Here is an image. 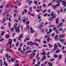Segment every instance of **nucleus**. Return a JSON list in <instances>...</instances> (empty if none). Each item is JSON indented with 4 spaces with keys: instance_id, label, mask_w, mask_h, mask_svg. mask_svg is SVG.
I'll use <instances>...</instances> for the list:
<instances>
[{
    "instance_id": "f257e3e1",
    "label": "nucleus",
    "mask_w": 66,
    "mask_h": 66,
    "mask_svg": "<svg viewBox=\"0 0 66 66\" xmlns=\"http://www.w3.org/2000/svg\"><path fill=\"white\" fill-rule=\"evenodd\" d=\"M27 45H28V46L29 45L33 46V45H35L36 46H38V44L35 42H34V43H33L32 42H28L27 43Z\"/></svg>"
},
{
    "instance_id": "f03ea898",
    "label": "nucleus",
    "mask_w": 66,
    "mask_h": 66,
    "mask_svg": "<svg viewBox=\"0 0 66 66\" xmlns=\"http://www.w3.org/2000/svg\"><path fill=\"white\" fill-rule=\"evenodd\" d=\"M10 40V41L9 42V44L10 45V48H12V40H11V39H9L8 41H9Z\"/></svg>"
},
{
    "instance_id": "7ed1b4c3",
    "label": "nucleus",
    "mask_w": 66,
    "mask_h": 66,
    "mask_svg": "<svg viewBox=\"0 0 66 66\" xmlns=\"http://www.w3.org/2000/svg\"><path fill=\"white\" fill-rule=\"evenodd\" d=\"M30 31H30L31 33H34L35 32V31L33 29H32V27H30Z\"/></svg>"
},
{
    "instance_id": "20e7f679",
    "label": "nucleus",
    "mask_w": 66,
    "mask_h": 66,
    "mask_svg": "<svg viewBox=\"0 0 66 66\" xmlns=\"http://www.w3.org/2000/svg\"><path fill=\"white\" fill-rule=\"evenodd\" d=\"M22 38V35H20V37H18V39L19 40H21V38Z\"/></svg>"
},
{
    "instance_id": "39448f33",
    "label": "nucleus",
    "mask_w": 66,
    "mask_h": 66,
    "mask_svg": "<svg viewBox=\"0 0 66 66\" xmlns=\"http://www.w3.org/2000/svg\"><path fill=\"white\" fill-rule=\"evenodd\" d=\"M42 50L43 51V52H44V53H41V55H45L46 54V52L44 51V49H43Z\"/></svg>"
},
{
    "instance_id": "423d86ee",
    "label": "nucleus",
    "mask_w": 66,
    "mask_h": 66,
    "mask_svg": "<svg viewBox=\"0 0 66 66\" xmlns=\"http://www.w3.org/2000/svg\"><path fill=\"white\" fill-rule=\"evenodd\" d=\"M62 3H63V5L64 6H66V2H65V1H62Z\"/></svg>"
},
{
    "instance_id": "0eeeda50",
    "label": "nucleus",
    "mask_w": 66,
    "mask_h": 66,
    "mask_svg": "<svg viewBox=\"0 0 66 66\" xmlns=\"http://www.w3.org/2000/svg\"><path fill=\"white\" fill-rule=\"evenodd\" d=\"M16 32L18 33H19L20 32V29L18 28L16 30Z\"/></svg>"
},
{
    "instance_id": "6e6552de",
    "label": "nucleus",
    "mask_w": 66,
    "mask_h": 66,
    "mask_svg": "<svg viewBox=\"0 0 66 66\" xmlns=\"http://www.w3.org/2000/svg\"><path fill=\"white\" fill-rule=\"evenodd\" d=\"M54 48H56V49H57V44H54Z\"/></svg>"
},
{
    "instance_id": "1a4fd4ad",
    "label": "nucleus",
    "mask_w": 66,
    "mask_h": 66,
    "mask_svg": "<svg viewBox=\"0 0 66 66\" xmlns=\"http://www.w3.org/2000/svg\"><path fill=\"white\" fill-rule=\"evenodd\" d=\"M59 18H57L56 19V24H57V23H58V22H59Z\"/></svg>"
},
{
    "instance_id": "9d476101",
    "label": "nucleus",
    "mask_w": 66,
    "mask_h": 66,
    "mask_svg": "<svg viewBox=\"0 0 66 66\" xmlns=\"http://www.w3.org/2000/svg\"><path fill=\"white\" fill-rule=\"evenodd\" d=\"M48 64L49 66H52L53 64L52 63H51L50 62H48Z\"/></svg>"
},
{
    "instance_id": "9b49d317",
    "label": "nucleus",
    "mask_w": 66,
    "mask_h": 66,
    "mask_svg": "<svg viewBox=\"0 0 66 66\" xmlns=\"http://www.w3.org/2000/svg\"><path fill=\"white\" fill-rule=\"evenodd\" d=\"M14 31V27H13L11 29V32H13Z\"/></svg>"
},
{
    "instance_id": "f8f14e48",
    "label": "nucleus",
    "mask_w": 66,
    "mask_h": 66,
    "mask_svg": "<svg viewBox=\"0 0 66 66\" xmlns=\"http://www.w3.org/2000/svg\"><path fill=\"white\" fill-rule=\"evenodd\" d=\"M60 37H62V38H64V37H65V36L64 35H59Z\"/></svg>"
},
{
    "instance_id": "ddd939ff",
    "label": "nucleus",
    "mask_w": 66,
    "mask_h": 66,
    "mask_svg": "<svg viewBox=\"0 0 66 66\" xmlns=\"http://www.w3.org/2000/svg\"><path fill=\"white\" fill-rule=\"evenodd\" d=\"M35 42H37L38 41L39 43H40V40L38 39H35Z\"/></svg>"
},
{
    "instance_id": "4468645a",
    "label": "nucleus",
    "mask_w": 66,
    "mask_h": 66,
    "mask_svg": "<svg viewBox=\"0 0 66 66\" xmlns=\"http://www.w3.org/2000/svg\"><path fill=\"white\" fill-rule=\"evenodd\" d=\"M58 46H59V47H62V45H60V43H58Z\"/></svg>"
},
{
    "instance_id": "2eb2a0df",
    "label": "nucleus",
    "mask_w": 66,
    "mask_h": 66,
    "mask_svg": "<svg viewBox=\"0 0 66 66\" xmlns=\"http://www.w3.org/2000/svg\"><path fill=\"white\" fill-rule=\"evenodd\" d=\"M5 37L6 38H9V37H10V36H9V35H5Z\"/></svg>"
},
{
    "instance_id": "dca6fc26",
    "label": "nucleus",
    "mask_w": 66,
    "mask_h": 66,
    "mask_svg": "<svg viewBox=\"0 0 66 66\" xmlns=\"http://www.w3.org/2000/svg\"><path fill=\"white\" fill-rule=\"evenodd\" d=\"M51 40V39L49 38H48L47 39V42H49V41Z\"/></svg>"
},
{
    "instance_id": "f3484780",
    "label": "nucleus",
    "mask_w": 66,
    "mask_h": 66,
    "mask_svg": "<svg viewBox=\"0 0 66 66\" xmlns=\"http://www.w3.org/2000/svg\"><path fill=\"white\" fill-rule=\"evenodd\" d=\"M31 51H28V52L26 51L25 52V53H29L30 52H31Z\"/></svg>"
},
{
    "instance_id": "a211bd4d",
    "label": "nucleus",
    "mask_w": 66,
    "mask_h": 66,
    "mask_svg": "<svg viewBox=\"0 0 66 66\" xmlns=\"http://www.w3.org/2000/svg\"><path fill=\"white\" fill-rule=\"evenodd\" d=\"M62 55H59V60H60V59H61L62 58Z\"/></svg>"
},
{
    "instance_id": "6ab92c4d",
    "label": "nucleus",
    "mask_w": 66,
    "mask_h": 66,
    "mask_svg": "<svg viewBox=\"0 0 66 66\" xmlns=\"http://www.w3.org/2000/svg\"><path fill=\"white\" fill-rule=\"evenodd\" d=\"M4 33H5V32H2L1 34V36H3V35H4Z\"/></svg>"
},
{
    "instance_id": "aec40b11",
    "label": "nucleus",
    "mask_w": 66,
    "mask_h": 66,
    "mask_svg": "<svg viewBox=\"0 0 66 66\" xmlns=\"http://www.w3.org/2000/svg\"><path fill=\"white\" fill-rule=\"evenodd\" d=\"M58 38V36L56 35L55 37V39L56 40Z\"/></svg>"
},
{
    "instance_id": "412c9836",
    "label": "nucleus",
    "mask_w": 66,
    "mask_h": 66,
    "mask_svg": "<svg viewBox=\"0 0 66 66\" xmlns=\"http://www.w3.org/2000/svg\"><path fill=\"white\" fill-rule=\"evenodd\" d=\"M55 60V59H52L50 60V62H53V61H54Z\"/></svg>"
},
{
    "instance_id": "4be33fe9",
    "label": "nucleus",
    "mask_w": 66,
    "mask_h": 66,
    "mask_svg": "<svg viewBox=\"0 0 66 66\" xmlns=\"http://www.w3.org/2000/svg\"><path fill=\"white\" fill-rule=\"evenodd\" d=\"M3 6H4V5H2L1 6L0 8L1 9H3Z\"/></svg>"
},
{
    "instance_id": "5701e85b",
    "label": "nucleus",
    "mask_w": 66,
    "mask_h": 66,
    "mask_svg": "<svg viewBox=\"0 0 66 66\" xmlns=\"http://www.w3.org/2000/svg\"><path fill=\"white\" fill-rule=\"evenodd\" d=\"M23 22H25L26 21V18H25V17H24L23 18Z\"/></svg>"
},
{
    "instance_id": "b1692460",
    "label": "nucleus",
    "mask_w": 66,
    "mask_h": 66,
    "mask_svg": "<svg viewBox=\"0 0 66 66\" xmlns=\"http://www.w3.org/2000/svg\"><path fill=\"white\" fill-rule=\"evenodd\" d=\"M37 64L39 66H40V65H40V62L39 61H38Z\"/></svg>"
},
{
    "instance_id": "393cba45",
    "label": "nucleus",
    "mask_w": 66,
    "mask_h": 66,
    "mask_svg": "<svg viewBox=\"0 0 66 66\" xmlns=\"http://www.w3.org/2000/svg\"><path fill=\"white\" fill-rule=\"evenodd\" d=\"M30 28L29 25H28L27 26V30H29V28Z\"/></svg>"
},
{
    "instance_id": "a878e982",
    "label": "nucleus",
    "mask_w": 66,
    "mask_h": 66,
    "mask_svg": "<svg viewBox=\"0 0 66 66\" xmlns=\"http://www.w3.org/2000/svg\"><path fill=\"white\" fill-rule=\"evenodd\" d=\"M24 13H26L28 12V10L26 9H24Z\"/></svg>"
},
{
    "instance_id": "bb28decb",
    "label": "nucleus",
    "mask_w": 66,
    "mask_h": 66,
    "mask_svg": "<svg viewBox=\"0 0 66 66\" xmlns=\"http://www.w3.org/2000/svg\"><path fill=\"white\" fill-rule=\"evenodd\" d=\"M53 8H54V9H55L56 8V6H54L52 7Z\"/></svg>"
},
{
    "instance_id": "cd10ccee",
    "label": "nucleus",
    "mask_w": 66,
    "mask_h": 66,
    "mask_svg": "<svg viewBox=\"0 0 66 66\" xmlns=\"http://www.w3.org/2000/svg\"><path fill=\"white\" fill-rule=\"evenodd\" d=\"M39 27L40 28H42V27H43V26L42 25V24H40L39 26Z\"/></svg>"
},
{
    "instance_id": "c85d7f7f",
    "label": "nucleus",
    "mask_w": 66,
    "mask_h": 66,
    "mask_svg": "<svg viewBox=\"0 0 66 66\" xmlns=\"http://www.w3.org/2000/svg\"><path fill=\"white\" fill-rule=\"evenodd\" d=\"M53 12H52L51 13V16H54V14H53Z\"/></svg>"
},
{
    "instance_id": "c756f323",
    "label": "nucleus",
    "mask_w": 66,
    "mask_h": 66,
    "mask_svg": "<svg viewBox=\"0 0 66 66\" xmlns=\"http://www.w3.org/2000/svg\"><path fill=\"white\" fill-rule=\"evenodd\" d=\"M14 27L15 28V29H17V26L15 25L14 26Z\"/></svg>"
},
{
    "instance_id": "7c9ffc66",
    "label": "nucleus",
    "mask_w": 66,
    "mask_h": 66,
    "mask_svg": "<svg viewBox=\"0 0 66 66\" xmlns=\"http://www.w3.org/2000/svg\"><path fill=\"white\" fill-rule=\"evenodd\" d=\"M48 46L50 47H52L53 46H52V45H51V44H49Z\"/></svg>"
},
{
    "instance_id": "2f4dec72",
    "label": "nucleus",
    "mask_w": 66,
    "mask_h": 66,
    "mask_svg": "<svg viewBox=\"0 0 66 66\" xmlns=\"http://www.w3.org/2000/svg\"><path fill=\"white\" fill-rule=\"evenodd\" d=\"M63 29L62 28H60L59 29V30L60 31H63Z\"/></svg>"
},
{
    "instance_id": "473e14b6",
    "label": "nucleus",
    "mask_w": 66,
    "mask_h": 66,
    "mask_svg": "<svg viewBox=\"0 0 66 66\" xmlns=\"http://www.w3.org/2000/svg\"><path fill=\"white\" fill-rule=\"evenodd\" d=\"M60 52V50H57L56 51V53H58V52Z\"/></svg>"
},
{
    "instance_id": "72a5a7b5",
    "label": "nucleus",
    "mask_w": 66,
    "mask_h": 66,
    "mask_svg": "<svg viewBox=\"0 0 66 66\" xmlns=\"http://www.w3.org/2000/svg\"><path fill=\"white\" fill-rule=\"evenodd\" d=\"M8 56H9V54L7 53L5 55V57H8Z\"/></svg>"
},
{
    "instance_id": "f704fd0d",
    "label": "nucleus",
    "mask_w": 66,
    "mask_h": 66,
    "mask_svg": "<svg viewBox=\"0 0 66 66\" xmlns=\"http://www.w3.org/2000/svg\"><path fill=\"white\" fill-rule=\"evenodd\" d=\"M56 6H60V4H56Z\"/></svg>"
},
{
    "instance_id": "c9c22d12",
    "label": "nucleus",
    "mask_w": 66,
    "mask_h": 66,
    "mask_svg": "<svg viewBox=\"0 0 66 66\" xmlns=\"http://www.w3.org/2000/svg\"><path fill=\"white\" fill-rule=\"evenodd\" d=\"M54 27V25H51L50 26V28H52V27Z\"/></svg>"
},
{
    "instance_id": "e433bc0d",
    "label": "nucleus",
    "mask_w": 66,
    "mask_h": 66,
    "mask_svg": "<svg viewBox=\"0 0 66 66\" xmlns=\"http://www.w3.org/2000/svg\"><path fill=\"white\" fill-rule=\"evenodd\" d=\"M19 44V43L18 42V43H16V47H17V46H18V44Z\"/></svg>"
},
{
    "instance_id": "4c0bfd02",
    "label": "nucleus",
    "mask_w": 66,
    "mask_h": 66,
    "mask_svg": "<svg viewBox=\"0 0 66 66\" xmlns=\"http://www.w3.org/2000/svg\"><path fill=\"white\" fill-rule=\"evenodd\" d=\"M11 61L12 62L14 61V60H13V58H11Z\"/></svg>"
},
{
    "instance_id": "58836bf2",
    "label": "nucleus",
    "mask_w": 66,
    "mask_h": 66,
    "mask_svg": "<svg viewBox=\"0 0 66 66\" xmlns=\"http://www.w3.org/2000/svg\"><path fill=\"white\" fill-rule=\"evenodd\" d=\"M46 57L45 56H43V60H46Z\"/></svg>"
},
{
    "instance_id": "ea45409f",
    "label": "nucleus",
    "mask_w": 66,
    "mask_h": 66,
    "mask_svg": "<svg viewBox=\"0 0 66 66\" xmlns=\"http://www.w3.org/2000/svg\"><path fill=\"white\" fill-rule=\"evenodd\" d=\"M34 3L35 4H37V1H35L34 2Z\"/></svg>"
},
{
    "instance_id": "a19ab883",
    "label": "nucleus",
    "mask_w": 66,
    "mask_h": 66,
    "mask_svg": "<svg viewBox=\"0 0 66 66\" xmlns=\"http://www.w3.org/2000/svg\"><path fill=\"white\" fill-rule=\"evenodd\" d=\"M13 41L14 42H16L17 41V40L15 38H14L13 39Z\"/></svg>"
},
{
    "instance_id": "79ce46f5",
    "label": "nucleus",
    "mask_w": 66,
    "mask_h": 66,
    "mask_svg": "<svg viewBox=\"0 0 66 66\" xmlns=\"http://www.w3.org/2000/svg\"><path fill=\"white\" fill-rule=\"evenodd\" d=\"M3 40H4V39H2L0 40V42H2Z\"/></svg>"
},
{
    "instance_id": "37998d69",
    "label": "nucleus",
    "mask_w": 66,
    "mask_h": 66,
    "mask_svg": "<svg viewBox=\"0 0 66 66\" xmlns=\"http://www.w3.org/2000/svg\"><path fill=\"white\" fill-rule=\"evenodd\" d=\"M49 36L47 35H46L45 36V38H47V37H49Z\"/></svg>"
},
{
    "instance_id": "c03bdc74",
    "label": "nucleus",
    "mask_w": 66,
    "mask_h": 66,
    "mask_svg": "<svg viewBox=\"0 0 66 66\" xmlns=\"http://www.w3.org/2000/svg\"><path fill=\"white\" fill-rule=\"evenodd\" d=\"M63 24V23H61L59 24V26H62Z\"/></svg>"
},
{
    "instance_id": "a18cd8bd",
    "label": "nucleus",
    "mask_w": 66,
    "mask_h": 66,
    "mask_svg": "<svg viewBox=\"0 0 66 66\" xmlns=\"http://www.w3.org/2000/svg\"><path fill=\"white\" fill-rule=\"evenodd\" d=\"M26 39L27 40H29L30 39L29 38H26Z\"/></svg>"
},
{
    "instance_id": "49530a36",
    "label": "nucleus",
    "mask_w": 66,
    "mask_h": 66,
    "mask_svg": "<svg viewBox=\"0 0 66 66\" xmlns=\"http://www.w3.org/2000/svg\"><path fill=\"white\" fill-rule=\"evenodd\" d=\"M52 29H50L49 30V32H50L51 33V32H52Z\"/></svg>"
},
{
    "instance_id": "de8ad7c7",
    "label": "nucleus",
    "mask_w": 66,
    "mask_h": 66,
    "mask_svg": "<svg viewBox=\"0 0 66 66\" xmlns=\"http://www.w3.org/2000/svg\"><path fill=\"white\" fill-rule=\"evenodd\" d=\"M0 66H2V62H0Z\"/></svg>"
},
{
    "instance_id": "09e8293b",
    "label": "nucleus",
    "mask_w": 66,
    "mask_h": 66,
    "mask_svg": "<svg viewBox=\"0 0 66 66\" xmlns=\"http://www.w3.org/2000/svg\"><path fill=\"white\" fill-rule=\"evenodd\" d=\"M36 12H38V13H39V12H40V10L38 9L36 10Z\"/></svg>"
},
{
    "instance_id": "8fccbe9b",
    "label": "nucleus",
    "mask_w": 66,
    "mask_h": 66,
    "mask_svg": "<svg viewBox=\"0 0 66 66\" xmlns=\"http://www.w3.org/2000/svg\"><path fill=\"white\" fill-rule=\"evenodd\" d=\"M30 15L33 16V17H34V14H30Z\"/></svg>"
},
{
    "instance_id": "3c124183",
    "label": "nucleus",
    "mask_w": 66,
    "mask_h": 66,
    "mask_svg": "<svg viewBox=\"0 0 66 66\" xmlns=\"http://www.w3.org/2000/svg\"><path fill=\"white\" fill-rule=\"evenodd\" d=\"M36 58L37 59V60H38L39 59H40V57H36Z\"/></svg>"
},
{
    "instance_id": "603ef678",
    "label": "nucleus",
    "mask_w": 66,
    "mask_h": 66,
    "mask_svg": "<svg viewBox=\"0 0 66 66\" xmlns=\"http://www.w3.org/2000/svg\"><path fill=\"white\" fill-rule=\"evenodd\" d=\"M29 23H30V22L29 21H27L26 22V24H29Z\"/></svg>"
},
{
    "instance_id": "864d4df0",
    "label": "nucleus",
    "mask_w": 66,
    "mask_h": 66,
    "mask_svg": "<svg viewBox=\"0 0 66 66\" xmlns=\"http://www.w3.org/2000/svg\"><path fill=\"white\" fill-rule=\"evenodd\" d=\"M60 42H64V39H61L60 40Z\"/></svg>"
},
{
    "instance_id": "5fc2aeb1",
    "label": "nucleus",
    "mask_w": 66,
    "mask_h": 66,
    "mask_svg": "<svg viewBox=\"0 0 66 66\" xmlns=\"http://www.w3.org/2000/svg\"><path fill=\"white\" fill-rule=\"evenodd\" d=\"M9 27H11V23H10V22H9Z\"/></svg>"
},
{
    "instance_id": "6e6d98bb",
    "label": "nucleus",
    "mask_w": 66,
    "mask_h": 66,
    "mask_svg": "<svg viewBox=\"0 0 66 66\" xmlns=\"http://www.w3.org/2000/svg\"><path fill=\"white\" fill-rule=\"evenodd\" d=\"M27 1H28V2H31V3H33V2L31 1H29L28 0Z\"/></svg>"
},
{
    "instance_id": "4d7b16f0",
    "label": "nucleus",
    "mask_w": 66,
    "mask_h": 66,
    "mask_svg": "<svg viewBox=\"0 0 66 66\" xmlns=\"http://www.w3.org/2000/svg\"><path fill=\"white\" fill-rule=\"evenodd\" d=\"M10 48H7V50H6L7 51H9V50H10Z\"/></svg>"
},
{
    "instance_id": "13d9d810",
    "label": "nucleus",
    "mask_w": 66,
    "mask_h": 66,
    "mask_svg": "<svg viewBox=\"0 0 66 66\" xmlns=\"http://www.w3.org/2000/svg\"><path fill=\"white\" fill-rule=\"evenodd\" d=\"M55 18V16H52L51 17V19H53L54 18Z\"/></svg>"
},
{
    "instance_id": "bf43d9fd",
    "label": "nucleus",
    "mask_w": 66,
    "mask_h": 66,
    "mask_svg": "<svg viewBox=\"0 0 66 66\" xmlns=\"http://www.w3.org/2000/svg\"><path fill=\"white\" fill-rule=\"evenodd\" d=\"M53 30L54 31H55L56 30V28L55 27L54 28Z\"/></svg>"
},
{
    "instance_id": "052dcab7",
    "label": "nucleus",
    "mask_w": 66,
    "mask_h": 66,
    "mask_svg": "<svg viewBox=\"0 0 66 66\" xmlns=\"http://www.w3.org/2000/svg\"><path fill=\"white\" fill-rule=\"evenodd\" d=\"M19 3V2H16L15 3V4L17 5V4H18V3Z\"/></svg>"
},
{
    "instance_id": "680f3d73",
    "label": "nucleus",
    "mask_w": 66,
    "mask_h": 66,
    "mask_svg": "<svg viewBox=\"0 0 66 66\" xmlns=\"http://www.w3.org/2000/svg\"><path fill=\"white\" fill-rule=\"evenodd\" d=\"M50 33L49 32H47L46 33V34H47V35H48V34H49Z\"/></svg>"
},
{
    "instance_id": "e2e57ef3",
    "label": "nucleus",
    "mask_w": 66,
    "mask_h": 66,
    "mask_svg": "<svg viewBox=\"0 0 66 66\" xmlns=\"http://www.w3.org/2000/svg\"><path fill=\"white\" fill-rule=\"evenodd\" d=\"M56 34H59V32L57 31V30H56L55 31Z\"/></svg>"
},
{
    "instance_id": "0e129e2a",
    "label": "nucleus",
    "mask_w": 66,
    "mask_h": 66,
    "mask_svg": "<svg viewBox=\"0 0 66 66\" xmlns=\"http://www.w3.org/2000/svg\"><path fill=\"white\" fill-rule=\"evenodd\" d=\"M54 35H55V34L53 33L52 35V37H53L54 36Z\"/></svg>"
},
{
    "instance_id": "69168bd1",
    "label": "nucleus",
    "mask_w": 66,
    "mask_h": 66,
    "mask_svg": "<svg viewBox=\"0 0 66 66\" xmlns=\"http://www.w3.org/2000/svg\"><path fill=\"white\" fill-rule=\"evenodd\" d=\"M54 56V57H55V58H56V57H57V55H55Z\"/></svg>"
},
{
    "instance_id": "338daca9",
    "label": "nucleus",
    "mask_w": 66,
    "mask_h": 66,
    "mask_svg": "<svg viewBox=\"0 0 66 66\" xmlns=\"http://www.w3.org/2000/svg\"><path fill=\"white\" fill-rule=\"evenodd\" d=\"M44 43L45 44H47V41H44Z\"/></svg>"
},
{
    "instance_id": "774afa93",
    "label": "nucleus",
    "mask_w": 66,
    "mask_h": 66,
    "mask_svg": "<svg viewBox=\"0 0 66 66\" xmlns=\"http://www.w3.org/2000/svg\"><path fill=\"white\" fill-rule=\"evenodd\" d=\"M14 66H18V65L17 64H16L14 65Z\"/></svg>"
}]
</instances>
